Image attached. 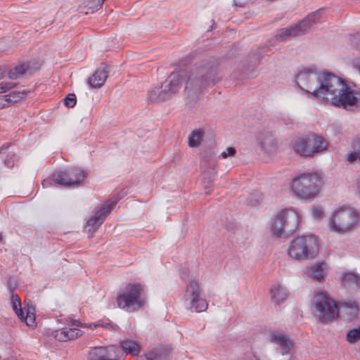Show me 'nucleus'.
Instances as JSON below:
<instances>
[{
	"label": "nucleus",
	"instance_id": "nucleus-37",
	"mask_svg": "<svg viewBox=\"0 0 360 360\" xmlns=\"http://www.w3.org/2000/svg\"><path fill=\"white\" fill-rule=\"evenodd\" d=\"M94 326L95 327H98V326H102L106 329H108L110 330H116L117 329V326L116 325H113L110 323H105V322H101V321H98L97 323L94 324Z\"/></svg>",
	"mask_w": 360,
	"mask_h": 360
},
{
	"label": "nucleus",
	"instance_id": "nucleus-11",
	"mask_svg": "<svg viewBox=\"0 0 360 360\" xmlns=\"http://www.w3.org/2000/svg\"><path fill=\"white\" fill-rule=\"evenodd\" d=\"M200 295L201 290L197 281H191L186 286L184 299L189 302L188 307L198 313L205 311L208 306L207 301Z\"/></svg>",
	"mask_w": 360,
	"mask_h": 360
},
{
	"label": "nucleus",
	"instance_id": "nucleus-8",
	"mask_svg": "<svg viewBox=\"0 0 360 360\" xmlns=\"http://www.w3.org/2000/svg\"><path fill=\"white\" fill-rule=\"evenodd\" d=\"M143 288L139 283L128 284L117 297V306L129 312L134 311L143 307Z\"/></svg>",
	"mask_w": 360,
	"mask_h": 360
},
{
	"label": "nucleus",
	"instance_id": "nucleus-15",
	"mask_svg": "<svg viewBox=\"0 0 360 360\" xmlns=\"http://www.w3.org/2000/svg\"><path fill=\"white\" fill-rule=\"evenodd\" d=\"M303 34H304V30H301L298 23H296L291 26L279 29L275 35V39L278 41H285Z\"/></svg>",
	"mask_w": 360,
	"mask_h": 360
},
{
	"label": "nucleus",
	"instance_id": "nucleus-22",
	"mask_svg": "<svg viewBox=\"0 0 360 360\" xmlns=\"http://www.w3.org/2000/svg\"><path fill=\"white\" fill-rule=\"evenodd\" d=\"M313 155L326 150L328 147V141L322 136L311 134Z\"/></svg>",
	"mask_w": 360,
	"mask_h": 360
},
{
	"label": "nucleus",
	"instance_id": "nucleus-29",
	"mask_svg": "<svg viewBox=\"0 0 360 360\" xmlns=\"http://www.w3.org/2000/svg\"><path fill=\"white\" fill-rule=\"evenodd\" d=\"M11 299L13 311L20 319H23V311L21 307V302L19 296L17 294L13 293Z\"/></svg>",
	"mask_w": 360,
	"mask_h": 360
},
{
	"label": "nucleus",
	"instance_id": "nucleus-47",
	"mask_svg": "<svg viewBox=\"0 0 360 360\" xmlns=\"http://www.w3.org/2000/svg\"><path fill=\"white\" fill-rule=\"evenodd\" d=\"M3 77V72L1 69H0V79Z\"/></svg>",
	"mask_w": 360,
	"mask_h": 360
},
{
	"label": "nucleus",
	"instance_id": "nucleus-7",
	"mask_svg": "<svg viewBox=\"0 0 360 360\" xmlns=\"http://www.w3.org/2000/svg\"><path fill=\"white\" fill-rule=\"evenodd\" d=\"M299 217L292 208L285 209L278 213L271 225L273 234L281 237L292 234L297 228Z\"/></svg>",
	"mask_w": 360,
	"mask_h": 360
},
{
	"label": "nucleus",
	"instance_id": "nucleus-28",
	"mask_svg": "<svg viewBox=\"0 0 360 360\" xmlns=\"http://www.w3.org/2000/svg\"><path fill=\"white\" fill-rule=\"evenodd\" d=\"M30 91L26 90L21 91H13L9 94L5 95L8 104L12 103H16L20 99L25 97Z\"/></svg>",
	"mask_w": 360,
	"mask_h": 360
},
{
	"label": "nucleus",
	"instance_id": "nucleus-44",
	"mask_svg": "<svg viewBox=\"0 0 360 360\" xmlns=\"http://www.w3.org/2000/svg\"><path fill=\"white\" fill-rule=\"evenodd\" d=\"M353 148L354 150H357L359 154V159L360 160V139L354 142Z\"/></svg>",
	"mask_w": 360,
	"mask_h": 360
},
{
	"label": "nucleus",
	"instance_id": "nucleus-3",
	"mask_svg": "<svg viewBox=\"0 0 360 360\" xmlns=\"http://www.w3.org/2000/svg\"><path fill=\"white\" fill-rule=\"evenodd\" d=\"M323 101L335 106L348 110L357 105L360 101V93L351 89L344 81L334 75Z\"/></svg>",
	"mask_w": 360,
	"mask_h": 360
},
{
	"label": "nucleus",
	"instance_id": "nucleus-41",
	"mask_svg": "<svg viewBox=\"0 0 360 360\" xmlns=\"http://www.w3.org/2000/svg\"><path fill=\"white\" fill-rule=\"evenodd\" d=\"M14 158L15 155L9 153L7 158L5 160V165L8 167H13L14 165Z\"/></svg>",
	"mask_w": 360,
	"mask_h": 360
},
{
	"label": "nucleus",
	"instance_id": "nucleus-18",
	"mask_svg": "<svg viewBox=\"0 0 360 360\" xmlns=\"http://www.w3.org/2000/svg\"><path fill=\"white\" fill-rule=\"evenodd\" d=\"M311 141V134L296 140L292 146L295 152L302 156H312Z\"/></svg>",
	"mask_w": 360,
	"mask_h": 360
},
{
	"label": "nucleus",
	"instance_id": "nucleus-14",
	"mask_svg": "<svg viewBox=\"0 0 360 360\" xmlns=\"http://www.w3.org/2000/svg\"><path fill=\"white\" fill-rule=\"evenodd\" d=\"M271 342L278 345L281 349V354H289L290 350L294 347V343L290 337L278 331H274L271 333L270 336Z\"/></svg>",
	"mask_w": 360,
	"mask_h": 360
},
{
	"label": "nucleus",
	"instance_id": "nucleus-23",
	"mask_svg": "<svg viewBox=\"0 0 360 360\" xmlns=\"http://www.w3.org/2000/svg\"><path fill=\"white\" fill-rule=\"evenodd\" d=\"M339 307L351 318L356 316L359 311V306L356 302L352 300L340 302L339 303Z\"/></svg>",
	"mask_w": 360,
	"mask_h": 360
},
{
	"label": "nucleus",
	"instance_id": "nucleus-2",
	"mask_svg": "<svg viewBox=\"0 0 360 360\" xmlns=\"http://www.w3.org/2000/svg\"><path fill=\"white\" fill-rule=\"evenodd\" d=\"M333 76L330 73H317L313 67L304 68L296 75L295 82L302 89L323 101Z\"/></svg>",
	"mask_w": 360,
	"mask_h": 360
},
{
	"label": "nucleus",
	"instance_id": "nucleus-6",
	"mask_svg": "<svg viewBox=\"0 0 360 360\" xmlns=\"http://www.w3.org/2000/svg\"><path fill=\"white\" fill-rule=\"evenodd\" d=\"M316 238L312 236H302L294 238L289 246L288 255L297 260L314 258L318 254Z\"/></svg>",
	"mask_w": 360,
	"mask_h": 360
},
{
	"label": "nucleus",
	"instance_id": "nucleus-34",
	"mask_svg": "<svg viewBox=\"0 0 360 360\" xmlns=\"http://www.w3.org/2000/svg\"><path fill=\"white\" fill-rule=\"evenodd\" d=\"M34 309L32 307H28L26 312V316H23V319H20L25 321L28 326L33 327L35 325V316Z\"/></svg>",
	"mask_w": 360,
	"mask_h": 360
},
{
	"label": "nucleus",
	"instance_id": "nucleus-45",
	"mask_svg": "<svg viewBox=\"0 0 360 360\" xmlns=\"http://www.w3.org/2000/svg\"><path fill=\"white\" fill-rule=\"evenodd\" d=\"M51 184V180L45 179L42 182V186L44 188L48 187Z\"/></svg>",
	"mask_w": 360,
	"mask_h": 360
},
{
	"label": "nucleus",
	"instance_id": "nucleus-42",
	"mask_svg": "<svg viewBox=\"0 0 360 360\" xmlns=\"http://www.w3.org/2000/svg\"><path fill=\"white\" fill-rule=\"evenodd\" d=\"M82 1H83V4L85 6H89L90 4H92V6H91L89 7V8H91L93 11L96 10V8H94V6H95L96 3L97 2V0H82Z\"/></svg>",
	"mask_w": 360,
	"mask_h": 360
},
{
	"label": "nucleus",
	"instance_id": "nucleus-30",
	"mask_svg": "<svg viewBox=\"0 0 360 360\" xmlns=\"http://www.w3.org/2000/svg\"><path fill=\"white\" fill-rule=\"evenodd\" d=\"M145 356L146 360H163L165 354L162 348H155L146 352Z\"/></svg>",
	"mask_w": 360,
	"mask_h": 360
},
{
	"label": "nucleus",
	"instance_id": "nucleus-25",
	"mask_svg": "<svg viewBox=\"0 0 360 360\" xmlns=\"http://www.w3.org/2000/svg\"><path fill=\"white\" fill-rule=\"evenodd\" d=\"M120 347L127 354L136 355L140 352V346L133 340H125L120 342Z\"/></svg>",
	"mask_w": 360,
	"mask_h": 360
},
{
	"label": "nucleus",
	"instance_id": "nucleus-9",
	"mask_svg": "<svg viewBox=\"0 0 360 360\" xmlns=\"http://www.w3.org/2000/svg\"><path fill=\"white\" fill-rule=\"evenodd\" d=\"M314 303L319 321L328 323L338 316V306L336 302L323 292L316 295Z\"/></svg>",
	"mask_w": 360,
	"mask_h": 360
},
{
	"label": "nucleus",
	"instance_id": "nucleus-26",
	"mask_svg": "<svg viewBox=\"0 0 360 360\" xmlns=\"http://www.w3.org/2000/svg\"><path fill=\"white\" fill-rule=\"evenodd\" d=\"M162 86H155L148 91V99L152 102H159L167 100L162 96Z\"/></svg>",
	"mask_w": 360,
	"mask_h": 360
},
{
	"label": "nucleus",
	"instance_id": "nucleus-21",
	"mask_svg": "<svg viewBox=\"0 0 360 360\" xmlns=\"http://www.w3.org/2000/svg\"><path fill=\"white\" fill-rule=\"evenodd\" d=\"M271 300L276 304H280L288 296L286 289L281 285H276L271 290Z\"/></svg>",
	"mask_w": 360,
	"mask_h": 360
},
{
	"label": "nucleus",
	"instance_id": "nucleus-10",
	"mask_svg": "<svg viewBox=\"0 0 360 360\" xmlns=\"http://www.w3.org/2000/svg\"><path fill=\"white\" fill-rule=\"evenodd\" d=\"M87 174V171L84 169L72 167L54 172L52 174V180L56 184L65 187L79 186Z\"/></svg>",
	"mask_w": 360,
	"mask_h": 360
},
{
	"label": "nucleus",
	"instance_id": "nucleus-43",
	"mask_svg": "<svg viewBox=\"0 0 360 360\" xmlns=\"http://www.w3.org/2000/svg\"><path fill=\"white\" fill-rule=\"evenodd\" d=\"M8 105V103L5 97V95L0 96V109L4 108Z\"/></svg>",
	"mask_w": 360,
	"mask_h": 360
},
{
	"label": "nucleus",
	"instance_id": "nucleus-32",
	"mask_svg": "<svg viewBox=\"0 0 360 360\" xmlns=\"http://www.w3.org/2000/svg\"><path fill=\"white\" fill-rule=\"evenodd\" d=\"M347 340L349 343H356L360 340V327L349 330L347 333Z\"/></svg>",
	"mask_w": 360,
	"mask_h": 360
},
{
	"label": "nucleus",
	"instance_id": "nucleus-16",
	"mask_svg": "<svg viewBox=\"0 0 360 360\" xmlns=\"http://www.w3.org/2000/svg\"><path fill=\"white\" fill-rule=\"evenodd\" d=\"M257 141L261 148L266 153H272L276 149L274 136L269 131L259 132L257 136Z\"/></svg>",
	"mask_w": 360,
	"mask_h": 360
},
{
	"label": "nucleus",
	"instance_id": "nucleus-40",
	"mask_svg": "<svg viewBox=\"0 0 360 360\" xmlns=\"http://www.w3.org/2000/svg\"><path fill=\"white\" fill-rule=\"evenodd\" d=\"M357 158H359V154H358L357 150H354L353 152L348 153L347 155V160L350 162H353Z\"/></svg>",
	"mask_w": 360,
	"mask_h": 360
},
{
	"label": "nucleus",
	"instance_id": "nucleus-4",
	"mask_svg": "<svg viewBox=\"0 0 360 360\" xmlns=\"http://www.w3.org/2000/svg\"><path fill=\"white\" fill-rule=\"evenodd\" d=\"M323 184L318 173H302L292 179L290 188L297 198L310 202L319 195Z\"/></svg>",
	"mask_w": 360,
	"mask_h": 360
},
{
	"label": "nucleus",
	"instance_id": "nucleus-13",
	"mask_svg": "<svg viewBox=\"0 0 360 360\" xmlns=\"http://www.w3.org/2000/svg\"><path fill=\"white\" fill-rule=\"evenodd\" d=\"M68 326V327L52 331L51 335L56 340L63 342L72 340L82 335L83 331L77 328V327L82 326L79 321L70 319Z\"/></svg>",
	"mask_w": 360,
	"mask_h": 360
},
{
	"label": "nucleus",
	"instance_id": "nucleus-5",
	"mask_svg": "<svg viewBox=\"0 0 360 360\" xmlns=\"http://www.w3.org/2000/svg\"><path fill=\"white\" fill-rule=\"evenodd\" d=\"M360 221V212L349 205L335 208L328 219V226L332 232L345 234L354 230Z\"/></svg>",
	"mask_w": 360,
	"mask_h": 360
},
{
	"label": "nucleus",
	"instance_id": "nucleus-33",
	"mask_svg": "<svg viewBox=\"0 0 360 360\" xmlns=\"http://www.w3.org/2000/svg\"><path fill=\"white\" fill-rule=\"evenodd\" d=\"M216 165L217 161L212 155H205L200 161V167L204 169L214 168Z\"/></svg>",
	"mask_w": 360,
	"mask_h": 360
},
{
	"label": "nucleus",
	"instance_id": "nucleus-46",
	"mask_svg": "<svg viewBox=\"0 0 360 360\" xmlns=\"http://www.w3.org/2000/svg\"><path fill=\"white\" fill-rule=\"evenodd\" d=\"M357 190H358L359 193H360V177L359 178V179L357 181Z\"/></svg>",
	"mask_w": 360,
	"mask_h": 360
},
{
	"label": "nucleus",
	"instance_id": "nucleus-27",
	"mask_svg": "<svg viewBox=\"0 0 360 360\" xmlns=\"http://www.w3.org/2000/svg\"><path fill=\"white\" fill-rule=\"evenodd\" d=\"M325 264H317L309 269V274L316 280L321 281L325 275Z\"/></svg>",
	"mask_w": 360,
	"mask_h": 360
},
{
	"label": "nucleus",
	"instance_id": "nucleus-20",
	"mask_svg": "<svg viewBox=\"0 0 360 360\" xmlns=\"http://www.w3.org/2000/svg\"><path fill=\"white\" fill-rule=\"evenodd\" d=\"M342 283L347 288L357 289L360 288V276L354 272L343 274Z\"/></svg>",
	"mask_w": 360,
	"mask_h": 360
},
{
	"label": "nucleus",
	"instance_id": "nucleus-31",
	"mask_svg": "<svg viewBox=\"0 0 360 360\" xmlns=\"http://www.w3.org/2000/svg\"><path fill=\"white\" fill-rule=\"evenodd\" d=\"M28 66L25 64H21L10 70L8 76L11 79H16L22 76L27 70Z\"/></svg>",
	"mask_w": 360,
	"mask_h": 360
},
{
	"label": "nucleus",
	"instance_id": "nucleus-35",
	"mask_svg": "<svg viewBox=\"0 0 360 360\" xmlns=\"http://www.w3.org/2000/svg\"><path fill=\"white\" fill-rule=\"evenodd\" d=\"M236 154V150L234 147H227L224 151L221 153L219 158L226 159L228 158L234 157Z\"/></svg>",
	"mask_w": 360,
	"mask_h": 360
},
{
	"label": "nucleus",
	"instance_id": "nucleus-17",
	"mask_svg": "<svg viewBox=\"0 0 360 360\" xmlns=\"http://www.w3.org/2000/svg\"><path fill=\"white\" fill-rule=\"evenodd\" d=\"M109 73V68L107 65L98 68L94 75L88 79V84L91 88L99 89L105 82Z\"/></svg>",
	"mask_w": 360,
	"mask_h": 360
},
{
	"label": "nucleus",
	"instance_id": "nucleus-36",
	"mask_svg": "<svg viewBox=\"0 0 360 360\" xmlns=\"http://www.w3.org/2000/svg\"><path fill=\"white\" fill-rule=\"evenodd\" d=\"M77 98L74 94H69L64 99V103L68 107H74L76 104Z\"/></svg>",
	"mask_w": 360,
	"mask_h": 360
},
{
	"label": "nucleus",
	"instance_id": "nucleus-24",
	"mask_svg": "<svg viewBox=\"0 0 360 360\" xmlns=\"http://www.w3.org/2000/svg\"><path fill=\"white\" fill-rule=\"evenodd\" d=\"M205 131L202 129L193 130L188 136V143L191 148L199 146L204 138Z\"/></svg>",
	"mask_w": 360,
	"mask_h": 360
},
{
	"label": "nucleus",
	"instance_id": "nucleus-39",
	"mask_svg": "<svg viewBox=\"0 0 360 360\" xmlns=\"http://www.w3.org/2000/svg\"><path fill=\"white\" fill-rule=\"evenodd\" d=\"M311 214L316 218H321L323 216V211L319 207H314L311 210Z\"/></svg>",
	"mask_w": 360,
	"mask_h": 360
},
{
	"label": "nucleus",
	"instance_id": "nucleus-48",
	"mask_svg": "<svg viewBox=\"0 0 360 360\" xmlns=\"http://www.w3.org/2000/svg\"><path fill=\"white\" fill-rule=\"evenodd\" d=\"M2 238V236H1V234L0 233V240H1Z\"/></svg>",
	"mask_w": 360,
	"mask_h": 360
},
{
	"label": "nucleus",
	"instance_id": "nucleus-1",
	"mask_svg": "<svg viewBox=\"0 0 360 360\" xmlns=\"http://www.w3.org/2000/svg\"><path fill=\"white\" fill-rule=\"evenodd\" d=\"M183 79H186L184 91L187 96H197L206 87L213 86L219 81L217 63L213 59H206L196 63L186 74L184 71L171 73L161 84L163 98L168 99L179 91Z\"/></svg>",
	"mask_w": 360,
	"mask_h": 360
},
{
	"label": "nucleus",
	"instance_id": "nucleus-38",
	"mask_svg": "<svg viewBox=\"0 0 360 360\" xmlns=\"http://www.w3.org/2000/svg\"><path fill=\"white\" fill-rule=\"evenodd\" d=\"M15 86V84L9 82H1L0 83V94L6 92L11 89Z\"/></svg>",
	"mask_w": 360,
	"mask_h": 360
},
{
	"label": "nucleus",
	"instance_id": "nucleus-12",
	"mask_svg": "<svg viewBox=\"0 0 360 360\" xmlns=\"http://www.w3.org/2000/svg\"><path fill=\"white\" fill-rule=\"evenodd\" d=\"M119 200L120 198L113 197L107 200L95 212L94 215L88 219L86 226L88 233H93L98 229L105 220L107 214L110 213L111 209L116 205Z\"/></svg>",
	"mask_w": 360,
	"mask_h": 360
},
{
	"label": "nucleus",
	"instance_id": "nucleus-19",
	"mask_svg": "<svg viewBox=\"0 0 360 360\" xmlns=\"http://www.w3.org/2000/svg\"><path fill=\"white\" fill-rule=\"evenodd\" d=\"M321 11L318 10L309 14L304 19L298 22L301 30H304V33L310 30L311 27L319 22L321 18Z\"/></svg>",
	"mask_w": 360,
	"mask_h": 360
}]
</instances>
